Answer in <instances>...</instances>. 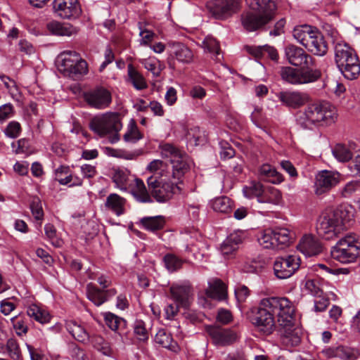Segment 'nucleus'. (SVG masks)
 Returning <instances> with one entry per match:
<instances>
[{
    "label": "nucleus",
    "instance_id": "8",
    "mask_svg": "<svg viewBox=\"0 0 360 360\" xmlns=\"http://www.w3.org/2000/svg\"><path fill=\"white\" fill-rule=\"evenodd\" d=\"M268 307L265 300L262 299L257 307L248 312L250 323L265 335L272 334L276 329L275 318Z\"/></svg>",
    "mask_w": 360,
    "mask_h": 360
},
{
    "label": "nucleus",
    "instance_id": "16",
    "mask_svg": "<svg viewBox=\"0 0 360 360\" xmlns=\"http://www.w3.org/2000/svg\"><path fill=\"white\" fill-rule=\"evenodd\" d=\"M207 8L215 18L224 19L238 10L239 0H210Z\"/></svg>",
    "mask_w": 360,
    "mask_h": 360
},
{
    "label": "nucleus",
    "instance_id": "50",
    "mask_svg": "<svg viewBox=\"0 0 360 360\" xmlns=\"http://www.w3.org/2000/svg\"><path fill=\"white\" fill-rule=\"evenodd\" d=\"M167 159L168 160V162H169V160L168 158ZM168 166L171 167L170 162H169V164H166L161 160H153L147 165L146 170L151 173L160 171V175L165 176Z\"/></svg>",
    "mask_w": 360,
    "mask_h": 360
},
{
    "label": "nucleus",
    "instance_id": "61",
    "mask_svg": "<svg viewBox=\"0 0 360 360\" xmlns=\"http://www.w3.org/2000/svg\"><path fill=\"white\" fill-rule=\"evenodd\" d=\"M11 321L17 335H22V334H25L27 332V326L22 319L15 316L11 319Z\"/></svg>",
    "mask_w": 360,
    "mask_h": 360
},
{
    "label": "nucleus",
    "instance_id": "14",
    "mask_svg": "<svg viewBox=\"0 0 360 360\" xmlns=\"http://www.w3.org/2000/svg\"><path fill=\"white\" fill-rule=\"evenodd\" d=\"M292 238L287 229L281 228L274 231H266L258 238V243L262 248H276L278 245H290Z\"/></svg>",
    "mask_w": 360,
    "mask_h": 360
},
{
    "label": "nucleus",
    "instance_id": "34",
    "mask_svg": "<svg viewBox=\"0 0 360 360\" xmlns=\"http://www.w3.org/2000/svg\"><path fill=\"white\" fill-rule=\"evenodd\" d=\"M128 80L136 90H143L148 87L147 82L143 76L133 66H127Z\"/></svg>",
    "mask_w": 360,
    "mask_h": 360
},
{
    "label": "nucleus",
    "instance_id": "48",
    "mask_svg": "<svg viewBox=\"0 0 360 360\" xmlns=\"http://www.w3.org/2000/svg\"><path fill=\"white\" fill-rule=\"evenodd\" d=\"M245 238V234L242 231H236L230 233L223 243L222 248H233L243 243Z\"/></svg>",
    "mask_w": 360,
    "mask_h": 360
},
{
    "label": "nucleus",
    "instance_id": "35",
    "mask_svg": "<svg viewBox=\"0 0 360 360\" xmlns=\"http://www.w3.org/2000/svg\"><path fill=\"white\" fill-rule=\"evenodd\" d=\"M67 330L72 335V337L79 342H84L89 339V334L86 330L75 321H69L65 323Z\"/></svg>",
    "mask_w": 360,
    "mask_h": 360
},
{
    "label": "nucleus",
    "instance_id": "40",
    "mask_svg": "<svg viewBox=\"0 0 360 360\" xmlns=\"http://www.w3.org/2000/svg\"><path fill=\"white\" fill-rule=\"evenodd\" d=\"M129 172L126 169H117L112 176V181L115 186L121 191H126L129 188Z\"/></svg>",
    "mask_w": 360,
    "mask_h": 360
},
{
    "label": "nucleus",
    "instance_id": "37",
    "mask_svg": "<svg viewBox=\"0 0 360 360\" xmlns=\"http://www.w3.org/2000/svg\"><path fill=\"white\" fill-rule=\"evenodd\" d=\"M155 341L156 343L162 345L164 347L169 348V349L177 352L179 346L176 342H174L172 338L167 334L165 330L161 329L158 331L155 336Z\"/></svg>",
    "mask_w": 360,
    "mask_h": 360
},
{
    "label": "nucleus",
    "instance_id": "51",
    "mask_svg": "<svg viewBox=\"0 0 360 360\" xmlns=\"http://www.w3.org/2000/svg\"><path fill=\"white\" fill-rule=\"evenodd\" d=\"M304 288L313 296L320 297L323 295V290L320 287V282L316 279H309L305 282Z\"/></svg>",
    "mask_w": 360,
    "mask_h": 360
},
{
    "label": "nucleus",
    "instance_id": "7",
    "mask_svg": "<svg viewBox=\"0 0 360 360\" xmlns=\"http://www.w3.org/2000/svg\"><path fill=\"white\" fill-rule=\"evenodd\" d=\"M89 127L101 137L112 134L110 142L115 143L120 139L118 132L121 130L122 124L119 113L108 112L93 117L89 123Z\"/></svg>",
    "mask_w": 360,
    "mask_h": 360
},
{
    "label": "nucleus",
    "instance_id": "58",
    "mask_svg": "<svg viewBox=\"0 0 360 360\" xmlns=\"http://www.w3.org/2000/svg\"><path fill=\"white\" fill-rule=\"evenodd\" d=\"M185 43V40L181 39V63H189L193 59V53Z\"/></svg>",
    "mask_w": 360,
    "mask_h": 360
},
{
    "label": "nucleus",
    "instance_id": "32",
    "mask_svg": "<svg viewBox=\"0 0 360 360\" xmlns=\"http://www.w3.org/2000/svg\"><path fill=\"white\" fill-rule=\"evenodd\" d=\"M139 223L143 229L146 231L155 232L164 228L166 221L165 217L158 215L154 217H144Z\"/></svg>",
    "mask_w": 360,
    "mask_h": 360
},
{
    "label": "nucleus",
    "instance_id": "33",
    "mask_svg": "<svg viewBox=\"0 0 360 360\" xmlns=\"http://www.w3.org/2000/svg\"><path fill=\"white\" fill-rule=\"evenodd\" d=\"M243 191L246 198H252L256 197L259 202H271V200L266 199L263 196L264 188L259 182H251L249 186L243 188Z\"/></svg>",
    "mask_w": 360,
    "mask_h": 360
},
{
    "label": "nucleus",
    "instance_id": "17",
    "mask_svg": "<svg viewBox=\"0 0 360 360\" xmlns=\"http://www.w3.org/2000/svg\"><path fill=\"white\" fill-rule=\"evenodd\" d=\"M53 8L57 15L63 19H77L82 14L78 0H53Z\"/></svg>",
    "mask_w": 360,
    "mask_h": 360
},
{
    "label": "nucleus",
    "instance_id": "46",
    "mask_svg": "<svg viewBox=\"0 0 360 360\" xmlns=\"http://www.w3.org/2000/svg\"><path fill=\"white\" fill-rule=\"evenodd\" d=\"M326 245L315 236L304 234L296 248H323Z\"/></svg>",
    "mask_w": 360,
    "mask_h": 360
},
{
    "label": "nucleus",
    "instance_id": "44",
    "mask_svg": "<svg viewBox=\"0 0 360 360\" xmlns=\"http://www.w3.org/2000/svg\"><path fill=\"white\" fill-rule=\"evenodd\" d=\"M333 156L340 162L351 161L354 155L343 144H337L332 150Z\"/></svg>",
    "mask_w": 360,
    "mask_h": 360
},
{
    "label": "nucleus",
    "instance_id": "52",
    "mask_svg": "<svg viewBox=\"0 0 360 360\" xmlns=\"http://www.w3.org/2000/svg\"><path fill=\"white\" fill-rule=\"evenodd\" d=\"M32 214L36 220H42L44 211L41 200L38 198H33L30 205Z\"/></svg>",
    "mask_w": 360,
    "mask_h": 360
},
{
    "label": "nucleus",
    "instance_id": "22",
    "mask_svg": "<svg viewBox=\"0 0 360 360\" xmlns=\"http://www.w3.org/2000/svg\"><path fill=\"white\" fill-rule=\"evenodd\" d=\"M184 135L186 141L187 147L193 148L194 146L203 144L206 141L204 131H201L197 126L187 124L181 129V136Z\"/></svg>",
    "mask_w": 360,
    "mask_h": 360
},
{
    "label": "nucleus",
    "instance_id": "60",
    "mask_svg": "<svg viewBox=\"0 0 360 360\" xmlns=\"http://www.w3.org/2000/svg\"><path fill=\"white\" fill-rule=\"evenodd\" d=\"M91 342L97 349L101 351L103 354H107L109 352V347L105 342L104 339L100 335H95L91 338Z\"/></svg>",
    "mask_w": 360,
    "mask_h": 360
},
{
    "label": "nucleus",
    "instance_id": "23",
    "mask_svg": "<svg viewBox=\"0 0 360 360\" xmlns=\"http://www.w3.org/2000/svg\"><path fill=\"white\" fill-rule=\"evenodd\" d=\"M116 293L117 291L115 288L101 290L93 283H89L86 286L87 297L96 306H101Z\"/></svg>",
    "mask_w": 360,
    "mask_h": 360
},
{
    "label": "nucleus",
    "instance_id": "31",
    "mask_svg": "<svg viewBox=\"0 0 360 360\" xmlns=\"http://www.w3.org/2000/svg\"><path fill=\"white\" fill-rule=\"evenodd\" d=\"M125 203L126 200L124 198L117 193H111L107 197L105 206L117 216H120L125 212Z\"/></svg>",
    "mask_w": 360,
    "mask_h": 360
},
{
    "label": "nucleus",
    "instance_id": "15",
    "mask_svg": "<svg viewBox=\"0 0 360 360\" xmlns=\"http://www.w3.org/2000/svg\"><path fill=\"white\" fill-rule=\"evenodd\" d=\"M320 354L326 359L357 360L360 357V350L358 348L345 345L325 347Z\"/></svg>",
    "mask_w": 360,
    "mask_h": 360
},
{
    "label": "nucleus",
    "instance_id": "64",
    "mask_svg": "<svg viewBox=\"0 0 360 360\" xmlns=\"http://www.w3.org/2000/svg\"><path fill=\"white\" fill-rule=\"evenodd\" d=\"M165 263L167 269L170 271L177 269L179 262L178 259L172 255H167L165 257Z\"/></svg>",
    "mask_w": 360,
    "mask_h": 360
},
{
    "label": "nucleus",
    "instance_id": "30",
    "mask_svg": "<svg viewBox=\"0 0 360 360\" xmlns=\"http://www.w3.org/2000/svg\"><path fill=\"white\" fill-rule=\"evenodd\" d=\"M330 249L331 257L343 264L354 262L358 258L360 249Z\"/></svg>",
    "mask_w": 360,
    "mask_h": 360
},
{
    "label": "nucleus",
    "instance_id": "47",
    "mask_svg": "<svg viewBox=\"0 0 360 360\" xmlns=\"http://www.w3.org/2000/svg\"><path fill=\"white\" fill-rule=\"evenodd\" d=\"M212 207L216 212L226 213L231 209V200L226 196L217 198L212 202Z\"/></svg>",
    "mask_w": 360,
    "mask_h": 360
},
{
    "label": "nucleus",
    "instance_id": "62",
    "mask_svg": "<svg viewBox=\"0 0 360 360\" xmlns=\"http://www.w3.org/2000/svg\"><path fill=\"white\" fill-rule=\"evenodd\" d=\"M179 307L180 302H179L169 304L165 309L166 318L169 320H173L178 314Z\"/></svg>",
    "mask_w": 360,
    "mask_h": 360
},
{
    "label": "nucleus",
    "instance_id": "2",
    "mask_svg": "<svg viewBox=\"0 0 360 360\" xmlns=\"http://www.w3.org/2000/svg\"><path fill=\"white\" fill-rule=\"evenodd\" d=\"M336 120V109L327 101L309 104L296 115L297 124L305 129H312L317 126L330 125Z\"/></svg>",
    "mask_w": 360,
    "mask_h": 360
},
{
    "label": "nucleus",
    "instance_id": "4",
    "mask_svg": "<svg viewBox=\"0 0 360 360\" xmlns=\"http://www.w3.org/2000/svg\"><path fill=\"white\" fill-rule=\"evenodd\" d=\"M353 217L352 207L340 206L323 217L318 227V233L326 240H328L342 229L349 226Z\"/></svg>",
    "mask_w": 360,
    "mask_h": 360
},
{
    "label": "nucleus",
    "instance_id": "29",
    "mask_svg": "<svg viewBox=\"0 0 360 360\" xmlns=\"http://www.w3.org/2000/svg\"><path fill=\"white\" fill-rule=\"evenodd\" d=\"M259 178L274 184H279L284 180L283 175L269 164H263L259 167Z\"/></svg>",
    "mask_w": 360,
    "mask_h": 360
},
{
    "label": "nucleus",
    "instance_id": "12",
    "mask_svg": "<svg viewBox=\"0 0 360 360\" xmlns=\"http://www.w3.org/2000/svg\"><path fill=\"white\" fill-rule=\"evenodd\" d=\"M194 300L193 288L188 281L181 282V308L186 310L181 315L192 323L202 321L205 315L200 312L188 309Z\"/></svg>",
    "mask_w": 360,
    "mask_h": 360
},
{
    "label": "nucleus",
    "instance_id": "36",
    "mask_svg": "<svg viewBox=\"0 0 360 360\" xmlns=\"http://www.w3.org/2000/svg\"><path fill=\"white\" fill-rule=\"evenodd\" d=\"M103 150L108 156L128 160H135L140 155V152L139 150L128 151L125 149L113 148L110 147H105Z\"/></svg>",
    "mask_w": 360,
    "mask_h": 360
},
{
    "label": "nucleus",
    "instance_id": "11",
    "mask_svg": "<svg viewBox=\"0 0 360 360\" xmlns=\"http://www.w3.org/2000/svg\"><path fill=\"white\" fill-rule=\"evenodd\" d=\"M85 102L92 108L103 110L112 103V94L106 88L98 86L90 89L83 94Z\"/></svg>",
    "mask_w": 360,
    "mask_h": 360
},
{
    "label": "nucleus",
    "instance_id": "59",
    "mask_svg": "<svg viewBox=\"0 0 360 360\" xmlns=\"http://www.w3.org/2000/svg\"><path fill=\"white\" fill-rule=\"evenodd\" d=\"M14 114V108L11 103H6L0 106V122L8 120Z\"/></svg>",
    "mask_w": 360,
    "mask_h": 360
},
{
    "label": "nucleus",
    "instance_id": "20",
    "mask_svg": "<svg viewBox=\"0 0 360 360\" xmlns=\"http://www.w3.org/2000/svg\"><path fill=\"white\" fill-rule=\"evenodd\" d=\"M340 181V174L328 170L319 172L316 176L315 191L317 195H321L330 191Z\"/></svg>",
    "mask_w": 360,
    "mask_h": 360
},
{
    "label": "nucleus",
    "instance_id": "10",
    "mask_svg": "<svg viewBox=\"0 0 360 360\" xmlns=\"http://www.w3.org/2000/svg\"><path fill=\"white\" fill-rule=\"evenodd\" d=\"M285 82L291 84H302L316 81L320 77V72L312 68L283 67L280 72Z\"/></svg>",
    "mask_w": 360,
    "mask_h": 360
},
{
    "label": "nucleus",
    "instance_id": "55",
    "mask_svg": "<svg viewBox=\"0 0 360 360\" xmlns=\"http://www.w3.org/2000/svg\"><path fill=\"white\" fill-rule=\"evenodd\" d=\"M21 127L20 123L15 121H12L8 123L4 130L6 136L12 139L18 137L20 133Z\"/></svg>",
    "mask_w": 360,
    "mask_h": 360
},
{
    "label": "nucleus",
    "instance_id": "1",
    "mask_svg": "<svg viewBox=\"0 0 360 360\" xmlns=\"http://www.w3.org/2000/svg\"><path fill=\"white\" fill-rule=\"evenodd\" d=\"M159 148L162 157L168 158L171 165V167H167L166 172L167 181L162 184L157 177L151 176L148 178L147 184L151 198H154L159 202H164L168 200L176 190H179L180 150L168 143L160 144Z\"/></svg>",
    "mask_w": 360,
    "mask_h": 360
},
{
    "label": "nucleus",
    "instance_id": "9",
    "mask_svg": "<svg viewBox=\"0 0 360 360\" xmlns=\"http://www.w3.org/2000/svg\"><path fill=\"white\" fill-rule=\"evenodd\" d=\"M264 299L274 318H277L279 326H290L292 321H295V307L288 298L269 297Z\"/></svg>",
    "mask_w": 360,
    "mask_h": 360
},
{
    "label": "nucleus",
    "instance_id": "6",
    "mask_svg": "<svg viewBox=\"0 0 360 360\" xmlns=\"http://www.w3.org/2000/svg\"><path fill=\"white\" fill-rule=\"evenodd\" d=\"M335 61L338 68L347 79H354L360 74L359 58L353 49L346 43H334Z\"/></svg>",
    "mask_w": 360,
    "mask_h": 360
},
{
    "label": "nucleus",
    "instance_id": "25",
    "mask_svg": "<svg viewBox=\"0 0 360 360\" xmlns=\"http://www.w3.org/2000/svg\"><path fill=\"white\" fill-rule=\"evenodd\" d=\"M129 189L130 193L139 202L150 203L153 202L150 193L141 179L135 178L134 183L129 185Z\"/></svg>",
    "mask_w": 360,
    "mask_h": 360
},
{
    "label": "nucleus",
    "instance_id": "53",
    "mask_svg": "<svg viewBox=\"0 0 360 360\" xmlns=\"http://www.w3.org/2000/svg\"><path fill=\"white\" fill-rule=\"evenodd\" d=\"M44 231L45 234L47 236V238L50 240L51 243L52 245L55 246L56 248L60 247L62 245L61 240L58 239L56 236V231L54 226L51 224H46L44 226Z\"/></svg>",
    "mask_w": 360,
    "mask_h": 360
},
{
    "label": "nucleus",
    "instance_id": "57",
    "mask_svg": "<svg viewBox=\"0 0 360 360\" xmlns=\"http://www.w3.org/2000/svg\"><path fill=\"white\" fill-rule=\"evenodd\" d=\"M348 169L352 175L360 177V151L355 154L352 160L349 162Z\"/></svg>",
    "mask_w": 360,
    "mask_h": 360
},
{
    "label": "nucleus",
    "instance_id": "5",
    "mask_svg": "<svg viewBox=\"0 0 360 360\" xmlns=\"http://www.w3.org/2000/svg\"><path fill=\"white\" fill-rule=\"evenodd\" d=\"M294 39L314 55L323 56L328 52V44L323 34L309 25L296 26L292 31Z\"/></svg>",
    "mask_w": 360,
    "mask_h": 360
},
{
    "label": "nucleus",
    "instance_id": "49",
    "mask_svg": "<svg viewBox=\"0 0 360 360\" xmlns=\"http://www.w3.org/2000/svg\"><path fill=\"white\" fill-rule=\"evenodd\" d=\"M142 64L144 68L148 71L151 72L152 74L158 77L160 75L164 66L161 63L155 58H149L143 60Z\"/></svg>",
    "mask_w": 360,
    "mask_h": 360
},
{
    "label": "nucleus",
    "instance_id": "42",
    "mask_svg": "<svg viewBox=\"0 0 360 360\" xmlns=\"http://www.w3.org/2000/svg\"><path fill=\"white\" fill-rule=\"evenodd\" d=\"M202 47L205 51L213 54L215 60L219 61L221 60L219 45L214 37H205L202 41Z\"/></svg>",
    "mask_w": 360,
    "mask_h": 360
},
{
    "label": "nucleus",
    "instance_id": "38",
    "mask_svg": "<svg viewBox=\"0 0 360 360\" xmlns=\"http://www.w3.org/2000/svg\"><path fill=\"white\" fill-rule=\"evenodd\" d=\"M143 134L139 130L138 127L134 120H131L127 125L123 139L127 143H135L143 139Z\"/></svg>",
    "mask_w": 360,
    "mask_h": 360
},
{
    "label": "nucleus",
    "instance_id": "43",
    "mask_svg": "<svg viewBox=\"0 0 360 360\" xmlns=\"http://www.w3.org/2000/svg\"><path fill=\"white\" fill-rule=\"evenodd\" d=\"M338 246H347V248H360V236L353 233H348L340 238L332 248H338Z\"/></svg>",
    "mask_w": 360,
    "mask_h": 360
},
{
    "label": "nucleus",
    "instance_id": "27",
    "mask_svg": "<svg viewBox=\"0 0 360 360\" xmlns=\"http://www.w3.org/2000/svg\"><path fill=\"white\" fill-rule=\"evenodd\" d=\"M46 28L51 34L58 36L70 37L78 32V29L73 25L56 20L48 22L46 24Z\"/></svg>",
    "mask_w": 360,
    "mask_h": 360
},
{
    "label": "nucleus",
    "instance_id": "13",
    "mask_svg": "<svg viewBox=\"0 0 360 360\" xmlns=\"http://www.w3.org/2000/svg\"><path fill=\"white\" fill-rule=\"evenodd\" d=\"M300 265L299 256L291 255L286 257H278L274 263V275L278 279H287L300 269Z\"/></svg>",
    "mask_w": 360,
    "mask_h": 360
},
{
    "label": "nucleus",
    "instance_id": "24",
    "mask_svg": "<svg viewBox=\"0 0 360 360\" xmlns=\"http://www.w3.org/2000/svg\"><path fill=\"white\" fill-rule=\"evenodd\" d=\"M278 98L282 103L292 108H298L308 101L307 94L300 91H282Z\"/></svg>",
    "mask_w": 360,
    "mask_h": 360
},
{
    "label": "nucleus",
    "instance_id": "45",
    "mask_svg": "<svg viewBox=\"0 0 360 360\" xmlns=\"http://www.w3.org/2000/svg\"><path fill=\"white\" fill-rule=\"evenodd\" d=\"M27 313L30 317L34 319L41 323H48L51 319L50 315L47 312L41 310L40 308L35 304L30 306Z\"/></svg>",
    "mask_w": 360,
    "mask_h": 360
},
{
    "label": "nucleus",
    "instance_id": "54",
    "mask_svg": "<svg viewBox=\"0 0 360 360\" xmlns=\"http://www.w3.org/2000/svg\"><path fill=\"white\" fill-rule=\"evenodd\" d=\"M7 350L9 356L14 360L20 358L21 353L17 341L14 339H9L6 344Z\"/></svg>",
    "mask_w": 360,
    "mask_h": 360
},
{
    "label": "nucleus",
    "instance_id": "26",
    "mask_svg": "<svg viewBox=\"0 0 360 360\" xmlns=\"http://www.w3.org/2000/svg\"><path fill=\"white\" fill-rule=\"evenodd\" d=\"M280 332L282 335L283 342L291 347L297 346L301 342L300 330L295 326V321H292L290 326H279Z\"/></svg>",
    "mask_w": 360,
    "mask_h": 360
},
{
    "label": "nucleus",
    "instance_id": "39",
    "mask_svg": "<svg viewBox=\"0 0 360 360\" xmlns=\"http://www.w3.org/2000/svg\"><path fill=\"white\" fill-rule=\"evenodd\" d=\"M248 51L251 54L257 58L264 56L266 54L273 60H277L278 58L276 49L268 45L248 47Z\"/></svg>",
    "mask_w": 360,
    "mask_h": 360
},
{
    "label": "nucleus",
    "instance_id": "56",
    "mask_svg": "<svg viewBox=\"0 0 360 360\" xmlns=\"http://www.w3.org/2000/svg\"><path fill=\"white\" fill-rule=\"evenodd\" d=\"M105 321L106 325L114 331L117 330L120 323L124 321L123 319L112 313H108L105 315Z\"/></svg>",
    "mask_w": 360,
    "mask_h": 360
},
{
    "label": "nucleus",
    "instance_id": "63",
    "mask_svg": "<svg viewBox=\"0 0 360 360\" xmlns=\"http://www.w3.org/2000/svg\"><path fill=\"white\" fill-rule=\"evenodd\" d=\"M80 171L84 178L87 179H92L97 174L96 167L89 164L82 165L80 167Z\"/></svg>",
    "mask_w": 360,
    "mask_h": 360
},
{
    "label": "nucleus",
    "instance_id": "3",
    "mask_svg": "<svg viewBox=\"0 0 360 360\" xmlns=\"http://www.w3.org/2000/svg\"><path fill=\"white\" fill-rule=\"evenodd\" d=\"M252 11L242 15V23L245 30L252 32L264 28L275 16V0H246Z\"/></svg>",
    "mask_w": 360,
    "mask_h": 360
},
{
    "label": "nucleus",
    "instance_id": "21",
    "mask_svg": "<svg viewBox=\"0 0 360 360\" xmlns=\"http://www.w3.org/2000/svg\"><path fill=\"white\" fill-rule=\"evenodd\" d=\"M207 333L212 339L213 342L217 345H229L236 340V334L230 329L222 328L213 326H208L206 328Z\"/></svg>",
    "mask_w": 360,
    "mask_h": 360
},
{
    "label": "nucleus",
    "instance_id": "28",
    "mask_svg": "<svg viewBox=\"0 0 360 360\" xmlns=\"http://www.w3.org/2000/svg\"><path fill=\"white\" fill-rule=\"evenodd\" d=\"M208 288L205 290V294L208 297L217 301H222L226 299V288L221 280L215 278L208 283Z\"/></svg>",
    "mask_w": 360,
    "mask_h": 360
},
{
    "label": "nucleus",
    "instance_id": "19",
    "mask_svg": "<svg viewBox=\"0 0 360 360\" xmlns=\"http://www.w3.org/2000/svg\"><path fill=\"white\" fill-rule=\"evenodd\" d=\"M285 55L288 61L294 66L303 65V68H311L314 65L312 56L295 45L289 44L285 46Z\"/></svg>",
    "mask_w": 360,
    "mask_h": 360
},
{
    "label": "nucleus",
    "instance_id": "41",
    "mask_svg": "<svg viewBox=\"0 0 360 360\" xmlns=\"http://www.w3.org/2000/svg\"><path fill=\"white\" fill-rule=\"evenodd\" d=\"M132 327L134 334L139 341L144 342L148 340L149 330L143 320L136 319Z\"/></svg>",
    "mask_w": 360,
    "mask_h": 360
},
{
    "label": "nucleus",
    "instance_id": "18",
    "mask_svg": "<svg viewBox=\"0 0 360 360\" xmlns=\"http://www.w3.org/2000/svg\"><path fill=\"white\" fill-rule=\"evenodd\" d=\"M63 65L64 70L69 72L70 75H82L87 72V63L84 60L80 58L79 55L75 51H65L63 53Z\"/></svg>",
    "mask_w": 360,
    "mask_h": 360
}]
</instances>
